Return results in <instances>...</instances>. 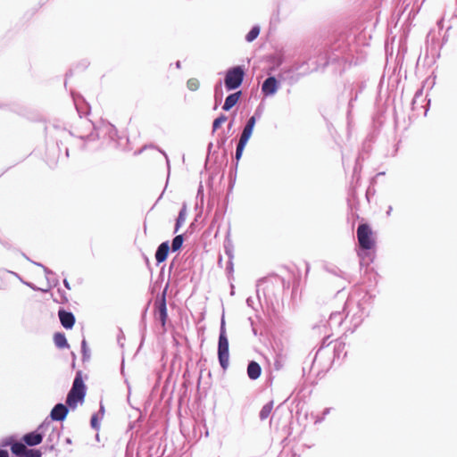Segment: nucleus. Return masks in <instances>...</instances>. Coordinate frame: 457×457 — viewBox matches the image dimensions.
<instances>
[{
  "label": "nucleus",
  "instance_id": "f257e3e1",
  "mask_svg": "<svg viewBox=\"0 0 457 457\" xmlns=\"http://www.w3.org/2000/svg\"><path fill=\"white\" fill-rule=\"evenodd\" d=\"M85 396V386L79 375H78L73 382L72 387L67 396V404L74 409L79 403L83 402Z\"/></svg>",
  "mask_w": 457,
  "mask_h": 457
},
{
  "label": "nucleus",
  "instance_id": "5701e85b",
  "mask_svg": "<svg viewBox=\"0 0 457 457\" xmlns=\"http://www.w3.org/2000/svg\"><path fill=\"white\" fill-rule=\"evenodd\" d=\"M22 457H41V453L37 450H26Z\"/></svg>",
  "mask_w": 457,
  "mask_h": 457
},
{
  "label": "nucleus",
  "instance_id": "7ed1b4c3",
  "mask_svg": "<svg viewBox=\"0 0 457 457\" xmlns=\"http://www.w3.org/2000/svg\"><path fill=\"white\" fill-rule=\"evenodd\" d=\"M357 237L360 245L363 249H370L375 244L372 237V230L367 224H361L358 227Z\"/></svg>",
  "mask_w": 457,
  "mask_h": 457
},
{
  "label": "nucleus",
  "instance_id": "f8f14e48",
  "mask_svg": "<svg viewBox=\"0 0 457 457\" xmlns=\"http://www.w3.org/2000/svg\"><path fill=\"white\" fill-rule=\"evenodd\" d=\"M240 96H241V92H237V93H234V94H231L229 95L226 100H225V103H224V105H223V110L225 111H228L230 110L234 105H236V104L238 102L239 98H240Z\"/></svg>",
  "mask_w": 457,
  "mask_h": 457
},
{
  "label": "nucleus",
  "instance_id": "6ab92c4d",
  "mask_svg": "<svg viewBox=\"0 0 457 457\" xmlns=\"http://www.w3.org/2000/svg\"><path fill=\"white\" fill-rule=\"evenodd\" d=\"M246 144H247L246 142L239 140L237 147V151H236V158H237V160H239L241 158L243 151H244V148L246 145Z\"/></svg>",
  "mask_w": 457,
  "mask_h": 457
},
{
  "label": "nucleus",
  "instance_id": "ddd939ff",
  "mask_svg": "<svg viewBox=\"0 0 457 457\" xmlns=\"http://www.w3.org/2000/svg\"><path fill=\"white\" fill-rule=\"evenodd\" d=\"M24 441L29 445H37L42 442V436L37 433H29L24 436Z\"/></svg>",
  "mask_w": 457,
  "mask_h": 457
},
{
  "label": "nucleus",
  "instance_id": "0eeeda50",
  "mask_svg": "<svg viewBox=\"0 0 457 457\" xmlns=\"http://www.w3.org/2000/svg\"><path fill=\"white\" fill-rule=\"evenodd\" d=\"M255 121H256V120H255L254 116L251 117L248 120V121H247V123H246V125H245V129H244V130L242 132V135H241L239 140H242V141L246 142V143L248 142L249 138L252 136V133H253V128H254V125H255Z\"/></svg>",
  "mask_w": 457,
  "mask_h": 457
},
{
  "label": "nucleus",
  "instance_id": "393cba45",
  "mask_svg": "<svg viewBox=\"0 0 457 457\" xmlns=\"http://www.w3.org/2000/svg\"><path fill=\"white\" fill-rule=\"evenodd\" d=\"M91 426L94 428H98V424H97V416H93L92 419H91Z\"/></svg>",
  "mask_w": 457,
  "mask_h": 457
},
{
  "label": "nucleus",
  "instance_id": "a878e982",
  "mask_svg": "<svg viewBox=\"0 0 457 457\" xmlns=\"http://www.w3.org/2000/svg\"><path fill=\"white\" fill-rule=\"evenodd\" d=\"M0 457H9V454L4 450H0Z\"/></svg>",
  "mask_w": 457,
  "mask_h": 457
},
{
  "label": "nucleus",
  "instance_id": "6e6552de",
  "mask_svg": "<svg viewBox=\"0 0 457 457\" xmlns=\"http://www.w3.org/2000/svg\"><path fill=\"white\" fill-rule=\"evenodd\" d=\"M59 318H60L62 325L65 328H71L73 327L75 319H74V316L72 315V313L67 312L64 311H60Z\"/></svg>",
  "mask_w": 457,
  "mask_h": 457
},
{
  "label": "nucleus",
  "instance_id": "a211bd4d",
  "mask_svg": "<svg viewBox=\"0 0 457 457\" xmlns=\"http://www.w3.org/2000/svg\"><path fill=\"white\" fill-rule=\"evenodd\" d=\"M182 243H183V237L181 235L175 237V238L172 241V245H171L172 250L173 251L179 250L181 247Z\"/></svg>",
  "mask_w": 457,
  "mask_h": 457
},
{
  "label": "nucleus",
  "instance_id": "2eb2a0df",
  "mask_svg": "<svg viewBox=\"0 0 457 457\" xmlns=\"http://www.w3.org/2000/svg\"><path fill=\"white\" fill-rule=\"evenodd\" d=\"M26 450L27 449H26L25 445L21 443H15L12 445V452L14 454L19 455L21 457L23 456Z\"/></svg>",
  "mask_w": 457,
  "mask_h": 457
},
{
  "label": "nucleus",
  "instance_id": "aec40b11",
  "mask_svg": "<svg viewBox=\"0 0 457 457\" xmlns=\"http://www.w3.org/2000/svg\"><path fill=\"white\" fill-rule=\"evenodd\" d=\"M271 409H272L271 404H267V405L263 406V408L262 409V411L260 412L261 419H262V420L266 419L269 416V414L270 413Z\"/></svg>",
  "mask_w": 457,
  "mask_h": 457
},
{
  "label": "nucleus",
  "instance_id": "1a4fd4ad",
  "mask_svg": "<svg viewBox=\"0 0 457 457\" xmlns=\"http://www.w3.org/2000/svg\"><path fill=\"white\" fill-rule=\"evenodd\" d=\"M156 319L161 322L162 326L164 327L167 319V309L165 299L163 297L159 303L158 310L156 312Z\"/></svg>",
  "mask_w": 457,
  "mask_h": 457
},
{
  "label": "nucleus",
  "instance_id": "9d476101",
  "mask_svg": "<svg viewBox=\"0 0 457 457\" xmlns=\"http://www.w3.org/2000/svg\"><path fill=\"white\" fill-rule=\"evenodd\" d=\"M261 366L256 361H252L249 362L247 367V375L251 379H257L261 376Z\"/></svg>",
  "mask_w": 457,
  "mask_h": 457
},
{
  "label": "nucleus",
  "instance_id": "39448f33",
  "mask_svg": "<svg viewBox=\"0 0 457 457\" xmlns=\"http://www.w3.org/2000/svg\"><path fill=\"white\" fill-rule=\"evenodd\" d=\"M262 90L265 95H274L278 90V81L274 77L268 78L262 84Z\"/></svg>",
  "mask_w": 457,
  "mask_h": 457
},
{
  "label": "nucleus",
  "instance_id": "bb28decb",
  "mask_svg": "<svg viewBox=\"0 0 457 457\" xmlns=\"http://www.w3.org/2000/svg\"><path fill=\"white\" fill-rule=\"evenodd\" d=\"M64 285H65V287H66L67 288H70V287H69V284H68L67 280H64Z\"/></svg>",
  "mask_w": 457,
  "mask_h": 457
},
{
  "label": "nucleus",
  "instance_id": "dca6fc26",
  "mask_svg": "<svg viewBox=\"0 0 457 457\" xmlns=\"http://www.w3.org/2000/svg\"><path fill=\"white\" fill-rule=\"evenodd\" d=\"M186 217H187L186 209L183 208L179 212V217H178L177 221H176L175 233L178 232L179 228H180V226H182L185 223Z\"/></svg>",
  "mask_w": 457,
  "mask_h": 457
},
{
  "label": "nucleus",
  "instance_id": "f3484780",
  "mask_svg": "<svg viewBox=\"0 0 457 457\" xmlns=\"http://www.w3.org/2000/svg\"><path fill=\"white\" fill-rule=\"evenodd\" d=\"M259 33H260V29H259V27L255 26L249 31V33L246 35L245 38L248 42H252L258 37Z\"/></svg>",
  "mask_w": 457,
  "mask_h": 457
},
{
  "label": "nucleus",
  "instance_id": "4468645a",
  "mask_svg": "<svg viewBox=\"0 0 457 457\" xmlns=\"http://www.w3.org/2000/svg\"><path fill=\"white\" fill-rule=\"evenodd\" d=\"M54 341L55 345L59 348H64L69 346L65 336L62 333H56L54 337Z\"/></svg>",
  "mask_w": 457,
  "mask_h": 457
},
{
  "label": "nucleus",
  "instance_id": "412c9836",
  "mask_svg": "<svg viewBox=\"0 0 457 457\" xmlns=\"http://www.w3.org/2000/svg\"><path fill=\"white\" fill-rule=\"evenodd\" d=\"M226 120H227V117L224 115H220V117L215 119L213 121V124H212L213 130H216Z\"/></svg>",
  "mask_w": 457,
  "mask_h": 457
},
{
  "label": "nucleus",
  "instance_id": "9b49d317",
  "mask_svg": "<svg viewBox=\"0 0 457 457\" xmlns=\"http://www.w3.org/2000/svg\"><path fill=\"white\" fill-rule=\"evenodd\" d=\"M168 253H169L168 242L162 243L159 245V247L155 253V259H156L157 262L161 263V262H164L168 256Z\"/></svg>",
  "mask_w": 457,
  "mask_h": 457
},
{
  "label": "nucleus",
  "instance_id": "f03ea898",
  "mask_svg": "<svg viewBox=\"0 0 457 457\" xmlns=\"http://www.w3.org/2000/svg\"><path fill=\"white\" fill-rule=\"evenodd\" d=\"M218 356L220 366L223 369H226L228 365V340L226 336V330L224 327V320L221 322L220 333L219 337V345H218Z\"/></svg>",
  "mask_w": 457,
  "mask_h": 457
},
{
  "label": "nucleus",
  "instance_id": "4be33fe9",
  "mask_svg": "<svg viewBox=\"0 0 457 457\" xmlns=\"http://www.w3.org/2000/svg\"><path fill=\"white\" fill-rule=\"evenodd\" d=\"M187 87L192 90V91H195L196 90L198 87H199V81L198 79H190L187 80Z\"/></svg>",
  "mask_w": 457,
  "mask_h": 457
},
{
  "label": "nucleus",
  "instance_id": "20e7f679",
  "mask_svg": "<svg viewBox=\"0 0 457 457\" xmlns=\"http://www.w3.org/2000/svg\"><path fill=\"white\" fill-rule=\"evenodd\" d=\"M244 71L241 67H235L227 72L225 85L228 89H235L238 87L243 80Z\"/></svg>",
  "mask_w": 457,
  "mask_h": 457
},
{
  "label": "nucleus",
  "instance_id": "b1692460",
  "mask_svg": "<svg viewBox=\"0 0 457 457\" xmlns=\"http://www.w3.org/2000/svg\"><path fill=\"white\" fill-rule=\"evenodd\" d=\"M82 353H83L84 360L89 358V349L87 346V342L85 339L82 341Z\"/></svg>",
  "mask_w": 457,
  "mask_h": 457
},
{
  "label": "nucleus",
  "instance_id": "423d86ee",
  "mask_svg": "<svg viewBox=\"0 0 457 457\" xmlns=\"http://www.w3.org/2000/svg\"><path fill=\"white\" fill-rule=\"evenodd\" d=\"M68 410L62 403L56 404L51 411V418L54 420H63L67 415Z\"/></svg>",
  "mask_w": 457,
  "mask_h": 457
}]
</instances>
